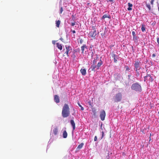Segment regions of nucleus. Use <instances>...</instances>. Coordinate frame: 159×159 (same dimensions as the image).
<instances>
[{
    "label": "nucleus",
    "mask_w": 159,
    "mask_h": 159,
    "mask_svg": "<svg viewBox=\"0 0 159 159\" xmlns=\"http://www.w3.org/2000/svg\"><path fill=\"white\" fill-rule=\"evenodd\" d=\"M62 116L64 118L67 117L69 116L70 115V108L69 106L66 104H65L63 107L62 113Z\"/></svg>",
    "instance_id": "obj_1"
},
{
    "label": "nucleus",
    "mask_w": 159,
    "mask_h": 159,
    "mask_svg": "<svg viewBox=\"0 0 159 159\" xmlns=\"http://www.w3.org/2000/svg\"><path fill=\"white\" fill-rule=\"evenodd\" d=\"M102 64L103 62L101 60H100L98 62L97 65V64H92L90 69H91L92 71H95L96 70L99 69L100 67Z\"/></svg>",
    "instance_id": "obj_2"
},
{
    "label": "nucleus",
    "mask_w": 159,
    "mask_h": 159,
    "mask_svg": "<svg viewBox=\"0 0 159 159\" xmlns=\"http://www.w3.org/2000/svg\"><path fill=\"white\" fill-rule=\"evenodd\" d=\"M142 65V63L140 61H135L134 64V69L138 75H139V72L138 70L141 69V66Z\"/></svg>",
    "instance_id": "obj_3"
},
{
    "label": "nucleus",
    "mask_w": 159,
    "mask_h": 159,
    "mask_svg": "<svg viewBox=\"0 0 159 159\" xmlns=\"http://www.w3.org/2000/svg\"><path fill=\"white\" fill-rule=\"evenodd\" d=\"M131 89L136 91H141V86L137 83L133 84L131 86Z\"/></svg>",
    "instance_id": "obj_4"
},
{
    "label": "nucleus",
    "mask_w": 159,
    "mask_h": 159,
    "mask_svg": "<svg viewBox=\"0 0 159 159\" xmlns=\"http://www.w3.org/2000/svg\"><path fill=\"white\" fill-rule=\"evenodd\" d=\"M122 98V95L121 93H116L115 97V101L118 102L120 101Z\"/></svg>",
    "instance_id": "obj_5"
},
{
    "label": "nucleus",
    "mask_w": 159,
    "mask_h": 159,
    "mask_svg": "<svg viewBox=\"0 0 159 159\" xmlns=\"http://www.w3.org/2000/svg\"><path fill=\"white\" fill-rule=\"evenodd\" d=\"M99 32L98 31L97 32L96 30H91L89 34V36L90 37L94 38L96 35Z\"/></svg>",
    "instance_id": "obj_6"
},
{
    "label": "nucleus",
    "mask_w": 159,
    "mask_h": 159,
    "mask_svg": "<svg viewBox=\"0 0 159 159\" xmlns=\"http://www.w3.org/2000/svg\"><path fill=\"white\" fill-rule=\"evenodd\" d=\"M65 48L66 51L65 53H66L67 56L68 57V54L71 53L72 48L70 46L66 45L65 46Z\"/></svg>",
    "instance_id": "obj_7"
},
{
    "label": "nucleus",
    "mask_w": 159,
    "mask_h": 159,
    "mask_svg": "<svg viewBox=\"0 0 159 159\" xmlns=\"http://www.w3.org/2000/svg\"><path fill=\"white\" fill-rule=\"evenodd\" d=\"M106 114L105 111L104 110H102L100 112V117L101 120L103 121L105 120Z\"/></svg>",
    "instance_id": "obj_8"
},
{
    "label": "nucleus",
    "mask_w": 159,
    "mask_h": 159,
    "mask_svg": "<svg viewBox=\"0 0 159 159\" xmlns=\"http://www.w3.org/2000/svg\"><path fill=\"white\" fill-rule=\"evenodd\" d=\"M148 80H149L151 82L153 81V79L152 78L150 75L148 74L144 77V80L145 82H147Z\"/></svg>",
    "instance_id": "obj_9"
},
{
    "label": "nucleus",
    "mask_w": 159,
    "mask_h": 159,
    "mask_svg": "<svg viewBox=\"0 0 159 159\" xmlns=\"http://www.w3.org/2000/svg\"><path fill=\"white\" fill-rule=\"evenodd\" d=\"M54 101L57 103H58L60 102L59 97L57 95L54 96Z\"/></svg>",
    "instance_id": "obj_10"
},
{
    "label": "nucleus",
    "mask_w": 159,
    "mask_h": 159,
    "mask_svg": "<svg viewBox=\"0 0 159 159\" xmlns=\"http://www.w3.org/2000/svg\"><path fill=\"white\" fill-rule=\"evenodd\" d=\"M70 124L72 126L73 131L75 129V123L73 120H71L70 121Z\"/></svg>",
    "instance_id": "obj_11"
},
{
    "label": "nucleus",
    "mask_w": 159,
    "mask_h": 159,
    "mask_svg": "<svg viewBox=\"0 0 159 159\" xmlns=\"http://www.w3.org/2000/svg\"><path fill=\"white\" fill-rule=\"evenodd\" d=\"M80 71L83 75H85L86 74V70L85 69L82 68L80 70Z\"/></svg>",
    "instance_id": "obj_12"
},
{
    "label": "nucleus",
    "mask_w": 159,
    "mask_h": 159,
    "mask_svg": "<svg viewBox=\"0 0 159 159\" xmlns=\"http://www.w3.org/2000/svg\"><path fill=\"white\" fill-rule=\"evenodd\" d=\"M98 60V55H97L96 57L94 58V59L93 61L92 64H97V62Z\"/></svg>",
    "instance_id": "obj_13"
},
{
    "label": "nucleus",
    "mask_w": 159,
    "mask_h": 159,
    "mask_svg": "<svg viewBox=\"0 0 159 159\" xmlns=\"http://www.w3.org/2000/svg\"><path fill=\"white\" fill-rule=\"evenodd\" d=\"M56 45L57 47L60 50H61L62 49V45L61 44H60L59 43H57Z\"/></svg>",
    "instance_id": "obj_14"
},
{
    "label": "nucleus",
    "mask_w": 159,
    "mask_h": 159,
    "mask_svg": "<svg viewBox=\"0 0 159 159\" xmlns=\"http://www.w3.org/2000/svg\"><path fill=\"white\" fill-rule=\"evenodd\" d=\"M128 6H129V7L127 8V10L128 11H130L132 10V7L133 6V5L132 4L130 3V2H129L128 4Z\"/></svg>",
    "instance_id": "obj_15"
},
{
    "label": "nucleus",
    "mask_w": 159,
    "mask_h": 159,
    "mask_svg": "<svg viewBox=\"0 0 159 159\" xmlns=\"http://www.w3.org/2000/svg\"><path fill=\"white\" fill-rule=\"evenodd\" d=\"M87 48V47L86 45L84 44L81 47V49L82 51V53H83L84 50V48Z\"/></svg>",
    "instance_id": "obj_16"
},
{
    "label": "nucleus",
    "mask_w": 159,
    "mask_h": 159,
    "mask_svg": "<svg viewBox=\"0 0 159 159\" xmlns=\"http://www.w3.org/2000/svg\"><path fill=\"white\" fill-rule=\"evenodd\" d=\"M53 133L55 135H56L57 134L58 132V129L57 127H56L54 129H53Z\"/></svg>",
    "instance_id": "obj_17"
},
{
    "label": "nucleus",
    "mask_w": 159,
    "mask_h": 159,
    "mask_svg": "<svg viewBox=\"0 0 159 159\" xmlns=\"http://www.w3.org/2000/svg\"><path fill=\"white\" fill-rule=\"evenodd\" d=\"M108 18L109 19H110L111 17L110 15H107V14L104 15L102 17V19H105V18Z\"/></svg>",
    "instance_id": "obj_18"
},
{
    "label": "nucleus",
    "mask_w": 159,
    "mask_h": 159,
    "mask_svg": "<svg viewBox=\"0 0 159 159\" xmlns=\"http://www.w3.org/2000/svg\"><path fill=\"white\" fill-rule=\"evenodd\" d=\"M63 137L64 138H66L67 136V133L66 130L64 131L63 134Z\"/></svg>",
    "instance_id": "obj_19"
},
{
    "label": "nucleus",
    "mask_w": 159,
    "mask_h": 159,
    "mask_svg": "<svg viewBox=\"0 0 159 159\" xmlns=\"http://www.w3.org/2000/svg\"><path fill=\"white\" fill-rule=\"evenodd\" d=\"M61 21L60 20L56 21V26L57 27H59L60 25V24Z\"/></svg>",
    "instance_id": "obj_20"
},
{
    "label": "nucleus",
    "mask_w": 159,
    "mask_h": 159,
    "mask_svg": "<svg viewBox=\"0 0 159 159\" xmlns=\"http://www.w3.org/2000/svg\"><path fill=\"white\" fill-rule=\"evenodd\" d=\"M83 145L84 144L83 143H81L80 144L78 145V146L77 147V148H78L79 149H80L82 148Z\"/></svg>",
    "instance_id": "obj_21"
},
{
    "label": "nucleus",
    "mask_w": 159,
    "mask_h": 159,
    "mask_svg": "<svg viewBox=\"0 0 159 159\" xmlns=\"http://www.w3.org/2000/svg\"><path fill=\"white\" fill-rule=\"evenodd\" d=\"M141 30L143 32L145 31V28L144 27V25H142Z\"/></svg>",
    "instance_id": "obj_22"
},
{
    "label": "nucleus",
    "mask_w": 159,
    "mask_h": 159,
    "mask_svg": "<svg viewBox=\"0 0 159 159\" xmlns=\"http://www.w3.org/2000/svg\"><path fill=\"white\" fill-rule=\"evenodd\" d=\"M138 39V37L136 35L133 36V39L135 42L137 41Z\"/></svg>",
    "instance_id": "obj_23"
},
{
    "label": "nucleus",
    "mask_w": 159,
    "mask_h": 159,
    "mask_svg": "<svg viewBox=\"0 0 159 159\" xmlns=\"http://www.w3.org/2000/svg\"><path fill=\"white\" fill-rule=\"evenodd\" d=\"M92 111L94 115L95 116L96 115V110L94 108H92Z\"/></svg>",
    "instance_id": "obj_24"
},
{
    "label": "nucleus",
    "mask_w": 159,
    "mask_h": 159,
    "mask_svg": "<svg viewBox=\"0 0 159 159\" xmlns=\"http://www.w3.org/2000/svg\"><path fill=\"white\" fill-rule=\"evenodd\" d=\"M111 56L112 57L114 58V57L117 58V56L115 54H114V52H112L111 54Z\"/></svg>",
    "instance_id": "obj_25"
},
{
    "label": "nucleus",
    "mask_w": 159,
    "mask_h": 159,
    "mask_svg": "<svg viewBox=\"0 0 159 159\" xmlns=\"http://www.w3.org/2000/svg\"><path fill=\"white\" fill-rule=\"evenodd\" d=\"M78 105L81 108V110L83 111L84 110V108L79 103H78Z\"/></svg>",
    "instance_id": "obj_26"
},
{
    "label": "nucleus",
    "mask_w": 159,
    "mask_h": 159,
    "mask_svg": "<svg viewBox=\"0 0 159 159\" xmlns=\"http://www.w3.org/2000/svg\"><path fill=\"white\" fill-rule=\"evenodd\" d=\"M146 6L148 8L149 10H150L151 9V7L150 6V5L149 4H146Z\"/></svg>",
    "instance_id": "obj_27"
},
{
    "label": "nucleus",
    "mask_w": 159,
    "mask_h": 159,
    "mask_svg": "<svg viewBox=\"0 0 159 159\" xmlns=\"http://www.w3.org/2000/svg\"><path fill=\"white\" fill-rule=\"evenodd\" d=\"M117 59H118V57H117V58L114 57V62L115 63H116L117 62Z\"/></svg>",
    "instance_id": "obj_28"
},
{
    "label": "nucleus",
    "mask_w": 159,
    "mask_h": 159,
    "mask_svg": "<svg viewBox=\"0 0 159 159\" xmlns=\"http://www.w3.org/2000/svg\"><path fill=\"white\" fill-rule=\"evenodd\" d=\"M92 30H94V31L96 30L95 26H93L92 27Z\"/></svg>",
    "instance_id": "obj_29"
},
{
    "label": "nucleus",
    "mask_w": 159,
    "mask_h": 159,
    "mask_svg": "<svg viewBox=\"0 0 159 159\" xmlns=\"http://www.w3.org/2000/svg\"><path fill=\"white\" fill-rule=\"evenodd\" d=\"M132 34L133 36H135V35H136L134 31L132 32Z\"/></svg>",
    "instance_id": "obj_30"
},
{
    "label": "nucleus",
    "mask_w": 159,
    "mask_h": 159,
    "mask_svg": "<svg viewBox=\"0 0 159 159\" xmlns=\"http://www.w3.org/2000/svg\"><path fill=\"white\" fill-rule=\"evenodd\" d=\"M63 11V9L62 7H61L60 9V13L61 14Z\"/></svg>",
    "instance_id": "obj_31"
},
{
    "label": "nucleus",
    "mask_w": 159,
    "mask_h": 159,
    "mask_svg": "<svg viewBox=\"0 0 159 159\" xmlns=\"http://www.w3.org/2000/svg\"><path fill=\"white\" fill-rule=\"evenodd\" d=\"M97 137L96 136H95L94 138V141H97Z\"/></svg>",
    "instance_id": "obj_32"
},
{
    "label": "nucleus",
    "mask_w": 159,
    "mask_h": 159,
    "mask_svg": "<svg viewBox=\"0 0 159 159\" xmlns=\"http://www.w3.org/2000/svg\"><path fill=\"white\" fill-rule=\"evenodd\" d=\"M75 25V22L71 23V25L72 26H73Z\"/></svg>",
    "instance_id": "obj_33"
},
{
    "label": "nucleus",
    "mask_w": 159,
    "mask_h": 159,
    "mask_svg": "<svg viewBox=\"0 0 159 159\" xmlns=\"http://www.w3.org/2000/svg\"><path fill=\"white\" fill-rule=\"evenodd\" d=\"M154 1V0H151V3L152 5H153Z\"/></svg>",
    "instance_id": "obj_34"
},
{
    "label": "nucleus",
    "mask_w": 159,
    "mask_h": 159,
    "mask_svg": "<svg viewBox=\"0 0 159 159\" xmlns=\"http://www.w3.org/2000/svg\"><path fill=\"white\" fill-rule=\"evenodd\" d=\"M83 40H82L81 39L80 40V43H81V44L82 43H83Z\"/></svg>",
    "instance_id": "obj_35"
},
{
    "label": "nucleus",
    "mask_w": 159,
    "mask_h": 159,
    "mask_svg": "<svg viewBox=\"0 0 159 159\" xmlns=\"http://www.w3.org/2000/svg\"><path fill=\"white\" fill-rule=\"evenodd\" d=\"M126 70H129V68L128 67V66H126Z\"/></svg>",
    "instance_id": "obj_36"
},
{
    "label": "nucleus",
    "mask_w": 159,
    "mask_h": 159,
    "mask_svg": "<svg viewBox=\"0 0 159 159\" xmlns=\"http://www.w3.org/2000/svg\"><path fill=\"white\" fill-rule=\"evenodd\" d=\"M156 56V55L155 54H153L152 55V57H155Z\"/></svg>",
    "instance_id": "obj_37"
},
{
    "label": "nucleus",
    "mask_w": 159,
    "mask_h": 159,
    "mask_svg": "<svg viewBox=\"0 0 159 159\" xmlns=\"http://www.w3.org/2000/svg\"><path fill=\"white\" fill-rule=\"evenodd\" d=\"M73 34H75V30H73L72 31Z\"/></svg>",
    "instance_id": "obj_38"
},
{
    "label": "nucleus",
    "mask_w": 159,
    "mask_h": 159,
    "mask_svg": "<svg viewBox=\"0 0 159 159\" xmlns=\"http://www.w3.org/2000/svg\"><path fill=\"white\" fill-rule=\"evenodd\" d=\"M60 39L63 42V39L62 38H61Z\"/></svg>",
    "instance_id": "obj_39"
},
{
    "label": "nucleus",
    "mask_w": 159,
    "mask_h": 159,
    "mask_svg": "<svg viewBox=\"0 0 159 159\" xmlns=\"http://www.w3.org/2000/svg\"><path fill=\"white\" fill-rule=\"evenodd\" d=\"M159 38H157V42H158V43H159Z\"/></svg>",
    "instance_id": "obj_40"
},
{
    "label": "nucleus",
    "mask_w": 159,
    "mask_h": 159,
    "mask_svg": "<svg viewBox=\"0 0 159 159\" xmlns=\"http://www.w3.org/2000/svg\"><path fill=\"white\" fill-rule=\"evenodd\" d=\"M114 1V0H109V2H113Z\"/></svg>",
    "instance_id": "obj_41"
},
{
    "label": "nucleus",
    "mask_w": 159,
    "mask_h": 159,
    "mask_svg": "<svg viewBox=\"0 0 159 159\" xmlns=\"http://www.w3.org/2000/svg\"><path fill=\"white\" fill-rule=\"evenodd\" d=\"M128 76L129 77H130L131 76V75H128Z\"/></svg>",
    "instance_id": "obj_42"
},
{
    "label": "nucleus",
    "mask_w": 159,
    "mask_h": 159,
    "mask_svg": "<svg viewBox=\"0 0 159 159\" xmlns=\"http://www.w3.org/2000/svg\"><path fill=\"white\" fill-rule=\"evenodd\" d=\"M103 135V132H102V136Z\"/></svg>",
    "instance_id": "obj_43"
},
{
    "label": "nucleus",
    "mask_w": 159,
    "mask_h": 159,
    "mask_svg": "<svg viewBox=\"0 0 159 159\" xmlns=\"http://www.w3.org/2000/svg\"><path fill=\"white\" fill-rule=\"evenodd\" d=\"M72 17H74V15H72Z\"/></svg>",
    "instance_id": "obj_44"
},
{
    "label": "nucleus",
    "mask_w": 159,
    "mask_h": 159,
    "mask_svg": "<svg viewBox=\"0 0 159 159\" xmlns=\"http://www.w3.org/2000/svg\"><path fill=\"white\" fill-rule=\"evenodd\" d=\"M158 113L159 114V111L158 112Z\"/></svg>",
    "instance_id": "obj_45"
},
{
    "label": "nucleus",
    "mask_w": 159,
    "mask_h": 159,
    "mask_svg": "<svg viewBox=\"0 0 159 159\" xmlns=\"http://www.w3.org/2000/svg\"><path fill=\"white\" fill-rule=\"evenodd\" d=\"M158 10H159V7H158Z\"/></svg>",
    "instance_id": "obj_46"
}]
</instances>
